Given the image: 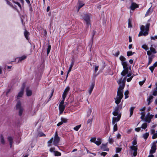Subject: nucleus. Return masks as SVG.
I'll return each instance as SVG.
<instances>
[{
  "instance_id": "f257e3e1",
  "label": "nucleus",
  "mask_w": 157,
  "mask_h": 157,
  "mask_svg": "<svg viewBox=\"0 0 157 157\" xmlns=\"http://www.w3.org/2000/svg\"><path fill=\"white\" fill-rule=\"evenodd\" d=\"M126 78H124L123 80L121 78L117 81L119 87L118 88L117 96L114 98L115 102L117 105L113 112V114L114 116L112 118V123L114 125L113 130L114 132L117 130V122L119 121L121 117V113H120L119 110L122 108V103L119 104L121 102V99L123 97V90L125 86Z\"/></svg>"
},
{
  "instance_id": "f03ea898",
  "label": "nucleus",
  "mask_w": 157,
  "mask_h": 157,
  "mask_svg": "<svg viewBox=\"0 0 157 157\" xmlns=\"http://www.w3.org/2000/svg\"><path fill=\"white\" fill-rule=\"evenodd\" d=\"M119 59L121 61V64L124 69V70L121 73V75L122 76H124L127 74V77H130L127 79V81L128 82H130L132 79L133 77V76H132V74L130 73H128V67L127 66V63L125 61L126 59L122 56H121L120 57Z\"/></svg>"
},
{
  "instance_id": "7ed1b4c3",
  "label": "nucleus",
  "mask_w": 157,
  "mask_h": 157,
  "mask_svg": "<svg viewBox=\"0 0 157 157\" xmlns=\"http://www.w3.org/2000/svg\"><path fill=\"white\" fill-rule=\"evenodd\" d=\"M60 138L58 135L57 132L56 131L55 134L54 138L52 137L48 142V146H51V144L53 142V144L55 146H57L59 142Z\"/></svg>"
},
{
  "instance_id": "20e7f679",
  "label": "nucleus",
  "mask_w": 157,
  "mask_h": 157,
  "mask_svg": "<svg viewBox=\"0 0 157 157\" xmlns=\"http://www.w3.org/2000/svg\"><path fill=\"white\" fill-rule=\"evenodd\" d=\"M149 27V25L147 24L145 26L142 25L140 27V32L138 36H139L143 35L144 36H146L148 34V31Z\"/></svg>"
},
{
  "instance_id": "39448f33",
  "label": "nucleus",
  "mask_w": 157,
  "mask_h": 157,
  "mask_svg": "<svg viewBox=\"0 0 157 157\" xmlns=\"http://www.w3.org/2000/svg\"><path fill=\"white\" fill-rule=\"evenodd\" d=\"M132 145L130 146V148L131 150V152L133 154L134 156H135L137 154V141L134 140L132 142Z\"/></svg>"
},
{
  "instance_id": "423d86ee",
  "label": "nucleus",
  "mask_w": 157,
  "mask_h": 157,
  "mask_svg": "<svg viewBox=\"0 0 157 157\" xmlns=\"http://www.w3.org/2000/svg\"><path fill=\"white\" fill-rule=\"evenodd\" d=\"M16 109L18 110L19 115L20 116L22 115L24 111V109L22 106L21 103L20 101H18L16 105Z\"/></svg>"
},
{
  "instance_id": "0eeeda50",
  "label": "nucleus",
  "mask_w": 157,
  "mask_h": 157,
  "mask_svg": "<svg viewBox=\"0 0 157 157\" xmlns=\"http://www.w3.org/2000/svg\"><path fill=\"white\" fill-rule=\"evenodd\" d=\"M6 1L7 4L10 6H12V7L13 8H17V7H18L20 9L21 8V6L20 4L18 2H13L14 5H13L12 6V5L10 4V2L8 0H6Z\"/></svg>"
},
{
  "instance_id": "6e6552de",
  "label": "nucleus",
  "mask_w": 157,
  "mask_h": 157,
  "mask_svg": "<svg viewBox=\"0 0 157 157\" xmlns=\"http://www.w3.org/2000/svg\"><path fill=\"white\" fill-rule=\"evenodd\" d=\"M64 101L63 100H62L59 104V109L60 111V114H62L64 110L65 106L64 105Z\"/></svg>"
},
{
  "instance_id": "1a4fd4ad",
  "label": "nucleus",
  "mask_w": 157,
  "mask_h": 157,
  "mask_svg": "<svg viewBox=\"0 0 157 157\" xmlns=\"http://www.w3.org/2000/svg\"><path fill=\"white\" fill-rule=\"evenodd\" d=\"M82 17L86 21L87 25L89 26L90 25V16L88 14H85L82 15Z\"/></svg>"
},
{
  "instance_id": "9d476101",
  "label": "nucleus",
  "mask_w": 157,
  "mask_h": 157,
  "mask_svg": "<svg viewBox=\"0 0 157 157\" xmlns=\"http://www.w3.org/2000/svg\"><path fill=\"white\" fill-rule=\"evenodd\" d=\"M154 115L152 114H150V113H148L146 116L145 118H144V119H145V121L148 123H149L151 121V120L153 118Z\"/></svg>"
},
{
  "instance_id": "9b49d317",
  "label": "nucleus",
  "mask_w": 157,
  "mask_h": 157,
  "mask_svg": "<svg viewBox=\"0 0 157 157\" xmlns=\"http://www.w3.org/2000/svg\"><path fill=\"white\" fill-rule=\"evenodd\" d=\"M27 58V56L25 55H23L21 57L17 58L15 59V61L19 63L21 61Z\"/></svg>"
},
{
  "instance_id": "f8f14e48",
  "label": "nucleus",
  "mask_w": 157,
  "mask_h": 157,
  "mask_svg": "<svg viewBox=\"0 0 157 157\" xmlns=\"http://www.w3.org/2000/svg\"><path fill=\"white\" fill-rule=\"evenodd\" d=\"M24 91V88H22L19 92L18 93L17 96V100L20 99V98L22 97Z\"/></svg>"
},
{
  "instance_id": "ddd939ff",
  "label": "nucleus",
  "mask_w": 157,
  "mask_h": 157,
  "mask_svg": "<svg viewBox=\"0 0 157 157\" xmlns=\"http://www.w3.org/2000/svg\"><path fill=\"white\" fill-rule=\"evenodd\" d=\"M146 109V107H144L140 109V111L142 112L141 113V118L142 120L144 119L145 116V113L144 112Z\"/></svg>"
},
{
  "instance_id": "4468645a",
  "label": "nucleus",
  "mask_w": 157,
  "mask_h": 157,
  "mask_svg": "<svg viewBox=\"0 0 157 157\" xmlns=\"http://www.w3.org/2000/svg\"><path fill=\"white\" fill-rule=\"evenodd\" d=\"M156 145L155 143H154L151 146V149L150 151V154H152L155 152L156 150Z\"/></svg>"
},
{
  "instance_id": "2eb2a0df",
  "label": "nucleus",
  "mask_w": 157,
  "mask_h": 157,
  "mask_svg": "<svg viewBox=\"0 0 157 157\" xmlns=\"http://www.w3.org/2000/svg\"><path fill=\"white\" fill-rule=\"evenodd\" d=\"M139 7V6L137 4L135 3H132L131 6H130V9L132 10H134L136 8H137Z\"/></svg>"
},
{
  "instance_id": "dca6fc26",
  "label": "nucleus",
  "mask_w": 157,
  "mask_h": 157,
  "mask_svg": "<svg viewBox=\"0 0 157 157\" xmlns=\"http://www.w3.org/2000/svg\"><path fill=\"white\" fill-rule=\"evenodd\" d=\"M32 92L31 90L28 88L26 89V94L27 96H30L32 94Z\"/></svg>"
},
{
  "instance_id": "f3484780",
  "label": "nucleus",
  "mask_w": 157,
  "mask_h": 157,
  "mask_svg": "<svg viewBox=\"0 0 157 157\" xmlns=\"http://www.w3.org/2000/svg\"><path fill=\"white\" fill-rule=\"evenodd\" d=\"M94 83H92L90 86L89 90H88V92L90 95L94 89Z\"/></svg>"
},
{
  "instance_id": "a211bd4d",
  "label": "nucleus",
  "mask_w": 157,
  "mask_h": 157,
  "mask_svg": "<svg viewBox=\"0 0 157 157\" xmlns=\"http://www.w3.org/2000/svg\"><path fill=\"white\" fill-rule=\"evenodd\" d=\"M92 111V109L91 107H89L87 112V117H89L91 114Z\"/></svg>"
},
{
  "instance_id": "6ab92c4d",
  "label": "nucleus",
  "mask_w": 157,
  "mask_h": 157,
  "mask_svg": "<svg viewBox=\"0 0 157 157\" xmlns=\"http://www.w3.org/2000/svg\"><path fill=\"white\" fill-rule=\"evenodd\" d=\"M101 139L100 138H98L97 139V140H96L94 143L98 146H99L101 144Z\"/></svg>"
},
{
  "instance_id": "aec40b11",
  "label": "nucleus",
  "mask_w": 157,
  "mask_h": 157,
  "mask_svg": "<svg viewBox=\"0 0 157 157\" xmlns=\"http://www.w3.org/2000/svg\"><path fill=\"white\" fill-rule=\"evenodd\" d=\"M74 63L73 62H72L68 70L66 78H67V77H68V74L71 71V69L73 66L74 65Z\"/></svg>"
},
{
  "instance_id": "412c9836",
  "label": "nucleus",
  "mask_w": 157,
  "mask_h": 157,
  "mask_svg": "<svg viewBox=\"0 0 157 157\" xmlns=\"http://www.w3.org/2000/svg\"><path fill=\"white\" fill-rule=\"evenodd\" d=\"M24 35L25 36L26 38V39H29V32H27L26 31H25L24 32Z\"/></svg>"
},
{
  "instance_id": "4be33fe9",
  "label": "nucleus",
  "mask_w": 157,
  "mask_h": 157,
  "mask_svg": "<svg viewBox=\"0 0 157 157\" xmlns=\"http://www.w3.org/2000/svg\"><path fill=\"white\" fill-rule=\"evenodd\" d=\"M84 5V4L81 2H78V11L79 10V9L81 8L82 6H83Z\"/></svg>"
},
{
  "instance_id": "5701e85b",
  "label": "nucleus",
  "mask_w": 157,
  "mask_h": 157,
  "mask_svg": "<svg viewBox=\"0 0 157 157\" xmlns=\"http://www.w3.org/2000/svg\"><path fill=\"white\" fill-rule=\"evenodd\" d=\"M153 98V97L152 95H150L147 99V101H148V105H149L151 102V100Z\"/></svg>"
},
{
  "instance_id": "b1692460",
  "label": "nucleus",
  "mask_w": 157,
  "mask_h": 157,
  "mask_svg": "<svg viewBox=\"0 0 157 157\" xmlns=\"http://www.w3.org/2000/svg\"><path fill=\"white\" fill-rule=\"evenodd\" d=\"M135 108V107H131L130 109V117H131V116H132L133 113L134 109V108Z\"/></svg>"
},
{
  "instance_id": "393cba45",
  "label": "nucleus",
  "mask_w": 157,
  "mask_h": 157,
  "mask_svg": "<svg viewBox=\"0 0 157 157\" xmlns=\"http://www.w3.org/2000/svg\"><path fill=\"white\" fill-rule=\"evenodd\" d=\"M150 49L151 52L155 54L157 52L155 49L152 47V45L151 46V47L150 48Z\"/></svg>"
},
{
  "instance_id": "a878e982",
  "label": "nucleus",
  "mask_w": 157,
  "mask_h": 157,
  "mask_svg": "<svg viewBox=\"0 0 157 157\" xmlns=\"http://www.w3.org/2000/svg\"><path fill=\"white\" fill-rule=\"evenodd\" d=\"M93 121V119L92 118H90L87 121V124L88 125H91L92 122Z\"/></svg>"
},
{
  "instance_id": "bb28decb",
  "label": "nucleus",
  "mask_w": 157,
  "mask_h": 157,
  "mask_svg": "<svg viewBox=\"0 0 157 157\" xmlns=\"http://www.w3.org/2000/svg\"><path fill=\"white\" fill-rule=\"evenodd\" d=\"M149 135V132H146L143 135V137L145 140L148 137Z\"/></svg>"
},
{
  "instance_id": "cd10ccee",
  "label": "nucleus",
  "mask_w": 157,
  "mask_h": 157,
  "mask_svg": "<svg viewBox=\"0 0 157 157\" xmlns=\"http://www.w3.org/2000/svg\"><path fill=\"white\" fill-rule=\"evenodd\" d=\"M8 139L9 141L10 145V147H11L12 144L13 139L12 137H9L8 138Z\"/></svg>"
},
{
  "instance_id": "c85d7f7f",
  "label": "nucleus",
  "mask_w": 157,
  "mask_h": 157,
  "mask_svg": "<svg viewBox=\"0 0 157 157\" xmlns=\"http://www.w3.org/2000/svg\"><path fill=\"white\" fill-rule=\"evenodd\" d=\"M81 124L79 125H78L76 126L74 128V129L76 131H78L79 128L81 127Z\"/></svg>"
},
{
  "instance_id": "c756f323",
  "label": "nucleus",
  "mask_w": 157,
  "mask_h": 157,
  "mask_svg": "<svg viewBox=\"0 0 157 157\" xmlns=\"http://www.w3.org/2000/svg\"><path fill=\"white\" fill-rule=\"evenodd\" d=\"M69 90H70V87L69 86H67L65 88V90H64L63 93H64L67 94Z\"/></svg>"
},
{
  "instance_id": "7c9ffc66",
  "label": "nucleus",
  "mask_w": 157,
  "mask_h": 157,
  "mask_svg": "<svg viewBox=\"0 0 157 157\" xmlns=\"http://www.w3.org/2000/svg\"><path fill=\"white\" fill-rule=\"evenodd\" d=\"M124 94L125 95V98L126 99L128 97V90H126L124 93Z\"/></svg>"
},
{
  "instance_id": "2f4dec72",
  "label": "nucleus",
  "mask_w": 157,
  "mask_h": 157,
  "mask_svg": "<svg viewBox=\"0 0 157 157\" xmlns=\"http://www.w3.org/2000/svg\"><path fill=\"white\" fill-rule=\"evenodd\" d=\"M61 120L63 123H65L67 122V119L65 118L61 117Z\"/></svg>"
},
{
  "instance_id": "473e14b6",
  "label": "nucleus",
  "mask_w": 157,
  "mask_h": 157,
  "mask_svg": "<svg viewBox=\"0 0 157 157\" xmlns=\"http://www.w3.org/2000/svg\"><path fill=\"white\" fill-rule=\"evenodd\" d=\"M54 155L55 156H60L61 155V153L60 152L58 151H56L55 152Z\"/></svg>"
},
{
  "instance_id": "72a5a7b5",
  "label": "nucleus",
  "mask_w": 157,
  "mask_h": 157,
  "mask_svg": "<svg viewBox=\"0 0 157 157\" xmlns=\"http://www.w3.org/2000/svg\"><path fill=\"white\" fill-rule=\"evenodd\" d=\"M142 48H144L145 50H147L149 48L147 47V45L146 44H144L142 45Z\"/></svg>"
},
{
  "instance_id": "f704fd0d",
  "label": "nucleus",
  "mask_w": 157,
  "mask_h": 157,
  "mask_svg": "<svg viewBox=\"0 0 157 157\" xmlns=\"http://www.w3.org/2000/svg\"><path fill=\"white\" fill-rule=\"evenodd\" d=\"M147 126V123H144L143 124L141 127V128L144 129H145Z\"/></svg>"
},
{
  "instance_id": "c9c22d12",
  "label": "nucleus",
  "mask_w": 157,
  "mask_h": 157,
  "mask_svg": "<svg viewBox=\"0 0 157 157\" xmlns=\"http://www.w3.org/2000/svg\"><path fill=\"white\" fill-rule=\"evenodd\" d=\"M67 94L63 93V95H62V100H63L64 101L65 99L66 98V97L67 95Z\"/></svg>"
},
{
  "instance_id": "e433bc0d",
  "label": "nucleus",
  "mask_w": 157,
  "mask_h": 157,
  "mask_svg": "<svg viewBox=\"0 0 157 157\" xmlns=\"http://www.w3.org/2000/svg\"><path fill=\"white\" fill-rule=\"evenodd\" d=\"M51 46L50 45H49L48 46V48H47V53L48 55L49 54V53L50 52V51L51 50Z\"/></svg>"
},
{
  "instance_id": "4c0bfd02",
  "label": "nucleus",
  "mask_w": 157,
  "mask_h": 157,
  "mask_svg": "<svg viewBox=\"0 0 157 157\" xmlns=\"http://www.w3.org/2000/svg\"><path fill=\"white\" fill-rule=\"evenodd\" d=\"M134 52H132L131 51H129L127 52V56H130L132 55Z\"/></svg>"
},
{
  "instance_id": "58836bf2",
  "label": "nucleus",
  "mask_w": 157,
  "mask_h": 157,
  "mask_svg": "<svg viewBox=\"0 0 157 157\" xmlns=\"http://www.w3.org/2000/svg\"><path fill=\"white\" fill-rule=\"evenodd\" d=\"M49 151L51 152H53L54 153L55 152H56L55 148L54 147H51Z\"/></svg>"
},
{
  "instance_id": "ea45409f",
  "label": "nucleus",
  "mask_w": 157,
  "mask_h": 157,
  "mask_svg": "<svg viewBox=\"0 0 157 157\" xmlns=\"http://www.w3.org/2000/svg\"><path fill=\"white\" fill-rule=\"evenodd\" d=\"M96 140V138L95 137H92L90 139V141L91 142L95 143Z\"/></svg>"
},
{
  "instance_id": "a19ab883",
  "label": "nucleus",
  "mask_w": 157,
  "mask_h": 157,
  "mask_svg": "<svg viewBox=\"0 0 157 157\" xmlns=\"http://www.w3.org/2000/svg\"><path fill=\"white\" fill-rule=\"evenodd\" d=\"M0 141L1 142V143L2 144H4L5 143L4 139L2 136H1Z\"/></svg>"
},
{
  "instance_id": "79ce46f5",
  "label": "nucleus",
  "mask_w": 157,
  "mask_h": 157,
  "mask_svg": "<svg viewBox=\"0 0 157 157\" xmlns=\"http://www.w3.org/2000/svg\"><path fill=\"white\" fill-rule=\"evenodd\" d=\"M114 140L112 138H109V143L111 144L113 143Z\"/></svg>"
},
{
  "instance_id": "37998d69",
  "label": "nucleus",
  "mask_w": 157,
  "mask_h": 157,
  "mask_svg": "<svg viewBox=\"0 0 157 157\" xmlns=\"http://www.w3.org/2000/svg\"><path fill=\"white\" fill-rule=\"evenodd\" d=\"M121 147H117L116 148V151L117 153L121 151Z\"/></svg>"
},
{
  "instance_id": "c03bdc74",
  "label": "nucleus",
  "mask_w": 157,
  "mask_h": 157,
  "mask_svg": "<svg viewBox=\"0 0 157 157\" xmlns=\"http://www.w3.org/2000/svg\"><path fill=\"white\" fill-rule=\"evenodd\" d=\"M45 135L42 132H39L38 134V136H45Z\"/></svg>"
},
{
  "instance_id": "a18cd8bd",
  "label": "nucleus",
  "mask_w": 157,
  "mask_h": 157,
  "mask_svg": "<svg viewBox=\"0 0 157 157\" xmlns=\"http://www.w3.org/2000/svg\"><path fill=\"white\" fill-rule=\"evenodd\" d=\"M150 10L151 8H150L147 10L145 14V15L146 16H147V15H148L149 14H150L151 13L150 12Z\"/></svg>"
},
{
  "instance_id": "49530a36",
  "label": "nucleus",
  "mask_w": 157,
  "mask_h": 157,
  "mask_svg": "<svg viewBox=\"0 0 157 157\" xmlns=\"http://www.w3.org/2000/svg\"><path fill=\"white\" fill-rule=\"evenodd\" d=\"M154 68H155L153 66H152L151 67H149V69L151 70L152 73H153V70L154 69Z\"/></svg>"
},
{
  "instance_id": "de8ad7c7",
  "label": "nucleus",
  "mask_w": 157,
  "mask_h": 157,
  "mask_svg": "<svg viewBox=\"0 0 157 157\" xmlns=\"http://www.w3.org/2000/svg\"><path fill=\"white\" fill-rule=\"evenodd\" d=\"M153 135L152 136V138L153 139H155L157 137V133H155L154 134H153Z\"/></svg>"
},
{
  "instance_id": "09e8293b",
  "label": "nucleus",
  "mask_w": 157,
  "mask_h": 157,
  "mask_svg": "<svg viewBox=\"0 0 157 157\" xmlns=\"http://www.w3.org/2000/svg\"><path fill=\"white\" fill-rule=\"evenodd\" d=\"M148 59H149L148 64H150L151 63V62L152 61V58L151 57H149Z\"/></svg>"
},
{
  "instance_id": "8fccbe9b",
  "label": "nucleus",
  "mask_w": 157,
  "mask_h": 157,
  "mask_svg": "<svg viewBox=\"0 0 157 157\" xmlns=\"http://www.w3.org/2000/svg\"><path fill=\"white\" fill-rule=\"evenodd\" d=\"M121 135L119 133H118L116 136L117 138L118 139H119L121 138Z\"/></svg>"
},
{
  "instance_id": "3c124183",
  "label": "nucleus",
  "mask_w": 157,
  "mask_h": 157,
  "mask_svg": "<svg viewBox=\"0 0 157 157\" xmlns=\"http://www.w3.org/2000/svg\"><path fill=\"white\" fill-rule=\"evenodd\" d=\"M145 80L144 79V80L142 81H140L139 82V84L141 86L145 82Z\"/></svg>"
},
{
  "instance_id": "603ef678",
  "label": "nucleus",
  "mask_w": 157,
  "mask_h": 157,
  "mask_svg": "<svg viewBox=\"0 0 157 157\" xmlns=\"http://www.w3.org/2000/svg\"><path fill=\"white\" fill-rule=\"evenodd\" d=\"M151 40H155V39H157V36H154L151 37Z\"/></svg>"
},
{
  "instance_id": "864d4df0",
  "label": "nucleus",
  "mask_w": 157,
  "mask_h": 157,
  "mask_svg": "<svg viewBox=\"0 0 157 157\" xmlns=\"http://www.w3.org/2000/svg\"><path fill=\"white\" fill-rule=\"evenodd\" d=\"M151 50H149V51H148L147 52V54L148 55V56H150L151 55Z\"/></svg>"
},
{
  "instance_id": "5fc2aeb1",
  "label": "nucleus",
  "mask_w": 157,
  "mask_h": 157,
  "mask_svg": "<svg viewBox=\"0 0 157 157\" xmlns=\"http://www.w3.org/2000/svg\"><path fill=\"white\" fill-rule=\"evenodd\" d=\"M152 94L154 96H156L157 95V91L155 90L153 92Z\"/></svg>"
},
{
  "instance_id": "6e6d98bb",
  "label": "nucleus",
  "mask_w": 157,
  "mask_h": 157,
  "mask_svg": "<svg viewBox=\"0 0 157 157\" xmlns=\"http://www.w3.org/2000/svg\"><path fill=\"white\" fill-rule=\"evenodd\" d=\"M107 154V153L105 152H103L101 153V155L104 156H105Z\"/></svg>"
},
{
  "instance_id": "4d7b16f0",
  "label": "nucleus",
  "mask_w": 157,
  "mask_h": 157,
  "mask_svg": "<svg viewBox=\"0 0 157 157\" xmlns=\"http://www.w3.org/2000/svg\"><path fill=\"white\" fill-rule=\"evenodd\" d=\"M98 66H96L95 68V72H96L98 70Z\"/></svg>"
},
{
  "instance_id": "13d9d810",
  "label": "nucleus",
  "mask_w": 157,
  "mask_h": 157,
  "mask_svg": "<svg viewBox=\"0 0 157 157\" xmlns=\"http://www.w3.org/2000/svg\"><path fill=\"white\" fill-rule=\"evenodd\" d=\"M140 130V128H135V130L136 132H139Z\"/></svg>"
},
{
  "instance_id": "bf43d9fd",
  "label": "nucleus",
  "mask_w": 157,
  "mask_h": 157,
  "mask_svg": "<svg viewBox=\"0 0 157 157\" xmlns=\"http://www.w3.org/2000/svg\"><path fill=\"white\" fill-rule=\"evenodd\" d=\"M63 123H62V121H60L57 124V126H60V125H62Z\"/></svg>"
},
{
  "instance_id": "052dcab7",
  "label": "nucleus",
  "mask_w": 157,
  "mask_h": 157,
  "mask_svg": "<svg viewBox=\"0 0 157 157\" xmlns=\"http://www.w3.org/2000/svg\"><path fill=\"white\" fill-rule=\"evenodd\" d=\"M132 129L131 128L128 129L127 130V133H129L132 131Z\"/></svg>"
},
{
  "instance_id": "680f3d73",
  "label": "nucleus",
  "mask_w": 157,
  "mask_h": 157,
  "mask_svg": "<svg viewBox=\"0 0 157 157\" xmlns=\"http://www.w3.org/2000/svg\"><path fill=\"white\" fill-rule=\"evenodd\" d=\"M153 66L155 68L157 66V62H156L153 65Z\"/></svg>"
},
{
  "instance_id": "e2e57ef3",
  "label": "nucleus",
  "mask_w": 157,
  "mask_h": 157,
  "mask_svg": "<svg viewBox=\"0 0 157 157\" xmlns=\"http://www.w3.org/2000/svg\"><path fill=\"white\" fill-rule=\"evenodd\" d=\"M132 41V37H131L129 36V42H131Z\"/></svg>"
},
{
  "instance_id": "0e129e2a",
  "label": "nucleus",
  "mask_w": 157,
  "mask_h": 157,
  "mask_svg": "<svg viewBox=\"0 0 157 157\" xmlns=\"http://www.w3.org/2000/svg\"><path fill=\"white\" fill-rule=\"evenodd\" d=\"M151 132L152 134L155 133V130L154 129H152L151 130Z\"/></svg>"
},
{
  "instance_id": "69168bd1",
  "label": "nucleus",
  "mask_w": 157,
  "mask_h": 157,
  "mask_svg": "<svg viewBox=\"0 0 157 157\" xmlns=\"http://www.w3.org/2000/svg\"><path fill=\"white\" fill-rule=\"evenodd\" d=\"M128 27H131V22L129 21L128 23Z\"/></svg>"
},
{
  "instance_id": "338daca9",
  "label": "nucleus",
  "mask_w": 157,
  "mask_h": 157,
  "mask_svg": "<svg viewBox=\"0 0 157 157\" xmlns=\"http://www.w3.org/2000/svg\"><path fill=\"white\" fill-rule=\"evenodd\" d=\"M132 44H129L128 46V48L129 49H130L132 48Z\"/></svg>"
},
{
  "instance_id": "774afa93",
  "label": "nucleus",
  "mask_w": 157,
  "mask_h": 157,
  "mask_svg": "<svg viewBox=\"0 0 157 157\" xmlns=\"http://www.w3.org/2000/svg\"><path fill=\"white\" fill-rule=\"evenodd\" d=\"M148 157H154V156L152 155V154H150L149 155H148Z\"/></svg>"
}]
</instances>
